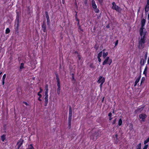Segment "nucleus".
<instances>
[{
    "mask_svg": "<svg viewBox=\"0 0 149 149\" xmlns=\"http://www.w3.org/2000/svg\"><path fill=\"white\" fill-rule=\"evenodd\" d=\"M146 22V19H145L143 18L141 20V26H144Z\"/></svg>",
    "mask_w": 149,
    "mask_h": 149,
    "instance_id": "obj_9",
    "label": "nucleus"
},
{
    "mask_svg": "<svg viewBox=\"0 0 149 149\" xmlns=\"http://www.w3.org/2000/svg\"><path fill=\"white\" fill-rule=\"evenodd\" d=\"M104 99V97L103 98L102 101Z\"/></svg>",
    "mask_w": 149,
    "mask_h": 149,
    "instance_id": "obj_50",
    "label": "nucleus"
},
{
    "mask_svg": "<svg viewBox=\"0 0 149 149\" xmlns=\"http://www.w3.org/2000/svg\"><path fill=\"white\" fill-rule=\"evenodd\" d=\"M112 59L110 58L109 57H107L105 58L104 60L103 63L102 64L103 65L106 64H108L110 65L112 63Z\"/></svg>",
    "mask_w": 149,
    "mask_h": 149,
    "instance_id": "obj_2",
    "label": "nucleus"
},
{
    "mask_svg": "<svg viewBox=\"0 0 149 149\" xmlns=\"http://www.w3.org/2000/svg\"><path fill=\"white\" fill-rule=\"evenodd\" d=\"M113 113H114V111H113Z\"/></svg>",
    "mask_w": 149,
    "mask_h": 149,
    "instance_id": "obj_51",
    "label": "nucleus"
},
{
    "mask_svg": "<svg viewBox=\"0 0 149 149\" xmlns=\"http://www.w3.org/2000/svg\"><path fill=\"white\" fill-rule=\"evenodd\" d=\"M144 26H141V27L140 28L139 30L140 35V36H143L146 35V32H143V30L144 29Z\"/></svg>",
    "mask_w": 149,
    "mask_h": 149,
    "instance_id": "obj_5",
    "label": "nucleus"
},
{
    "mask_svg": "<svg viewBox=\"0 0 149 149\" xmlns=\"http://www.w3.org/2000/svg\"><path fill=\"white\" fill-rule=\"evenodd\" d=\"M98 59V61L99 62H101V59L100 58H97Z\"/></svg>",
    "mask_w": 149,
    "mask_h": 149,
    "instance_id": "obj_37",
    "label": "nucleus"
},
{
    "mask_svg": "<svg viewBox=\"0 0 149 149\" xmlns=\"http://www.w3.org/2000/svg\"><path fill=\"white\" fill-rule=\"evenodd\" d=\"M56 79L57 82V86L58 88H60V84L59 79L58 77H56Z\"/></svg>",
    "mask_w": 149,
    "mask_h": 149,
    "instance_id": "obj_8",
    "label": "nucleus"
},
{
    "mask_svg": "<svg viewBox=\"0 0 149 149\" xmlns=\"http://www.w3.org/2000/svg\"><path fill=\"white\" fill-rule=\"evenodd\" d=\"M122 123V120L121 118H120L119 119L118 121V125L119 126H120Z\"/></svg>",
    "mask_w": 149,
    "mask_h": 149,
    "instance_id": "obj_19",
    "label": "nucleus"
},
{
    "mask_svg": "<svg viewBox=\"0 0 149 149\" xmlns=\"http://www.w3.org/2000/svg\"><path fill=\"white\" fill-rule=\"evenodd\" d=\"M104 50L103 51L102 55L104 58L106 57L108 54V53L107 52H104Z\"/></svg>",
    "mask_w": 149,
    "mask_h": 149,
    "instance_id": "obj_11",
    "label": "nucleus"
},
{
    "mask_svg": "<svg viewBox=\"0 0 149 149\" xmlns=\"http://www.w3.org/2000/svg\"><path fill=\"white\" fill-rule=\"evenodd\" d=\"M105 79L104 77L102 76H100L97 81V82L99 83H104L105 82Z\"/></svg>",
    "mask_w": 149,
    "mask_h": 149,
    "instance_id": "obj_6",
    "label": "nucleus"
},
{
    "mask_svg": "<svg viewBox=\"0 0 149 149\" xmlns=\"http://www.w3.org/2000/svg\"><path fill=\"white\" fill-rule=\"evenodd\" d=\"M46 17L47 19V24H49V17L48 14H46Z\"/></svg>",
    "mask_w": 149,
    "mask_h": 149,
    "instance_id": "obj_15",
    "label": "nucleus"
},
{
    "mask_svg": "<svg viewBox=\"0 0 149 149\" xmlns=\"http://www.w3.org/2000/svg\"><path fill=\"white\" fill-rule=\"evenodd\" d=\"M94 9H95L94 10L95 13H98L99 12V9H98L97 8H94Z\"/></svg>",
    "mask_w": 149,
    "mask_h": 149,
    "instance_id": "obj_33",
    "label": "nucleus"
},
{
    "mask_svg": "<svg viewBox=\"0 0 149 149\" xmlns=\"http://www.w3.org/2000/svg\"><path fill=\"white\" fill-rule=\"evenodd\" d=\"M84 2L85 4L87 3V0H84Z\"/></svg>",
    "mask_w": 149,
    "mask_h": 149,
    "instance_id": "obj_41",
    "label": "nucleus"
},
{
    "mask_svg": "<svg viewBox=\"0 0 149 149\" xmlns=\"http://www.w3.org/2000/svg\"><path fill=\"white\" fill-rule=\"evenodd\" d=\"M48 96H45V102L46 103V104H47L48 102Z\"/></svg>",
    "mask_w": 149,
    "mask_h": 149,
    "instance_id": "obj_21",
    "label": "nucleus"
},
{
    "mask_svg": "<svg viewBox=\"0 0 149 149\" xmlns=\"http://www.w3.org/2000/svg\"><path fill=\"white\" fill-rule=\"evenodd\" d=\"M147 67L146 66L145 69H144V71L143 72V74H144L146 76L147 74Z\"/></svg>",
    "mask_w": 149,
    "mask_h": 149,
    "instance_id": "obj_17",
    "label": "nucleus"
},
{
    "mask_svg": "<svg viewBox=\"0 0 149 149\" xmlns=\"http://www.w3.org/2000/svg\"><path fill=\"white\" fill-rule=\"evenodd\" d=\"M146 116V115L144 114H141L139 116V118L141 119V122L145 121Z\"/></svg>",
    "mask_w": 149,
    "mask_h": 149,
    "instance_id": "obj_4",
    "label": "nucleus"
},
{
    "mask_svg": "<svg viewBox=\"0 0 149 149\" xmlns=\"http://www.w3.org/2000/svg\"><path fill=\"white\" fill-rule=\"evenodd\" d=\"M108 116L109 117H111L112 116V113H110L109 114Z\"/></svg>",
    "mask_w": 149,
    "mask_h": 149,
    "instance_id": "obj_36",
    "label": "nucleus"
},
{
    "mask_svg": "<svg viewBox=\"0 0 149 149\" xmlns=\"http://www.w3.org/2000/svg\"><path fill=\"white\" fill-rule=\"evenodd\" d=\"M47 104H46V103L45 102V106H46L47 105Z\"/></svg>",
    "mask_w": 149,
    "mask_h": 149,
    "instance_id": "obj_47",
    "label": "nucleus"
},
{
    "mask_svg": "<svg viewBox=\"0 0 149 149\" xmlns=\"http://www.w3.org/2000/svg\"><path fill=\"white\" fill-rule=\"evenodd\" d=\"M112 119V118H111V117H109V120H111Z\"/></svg>",
    "mask_w": 149,
    "mask_h": 149,
    "instance_id": "obj_45",
    "label": "nucleus"
},
{
    "mask_svg": "<svg viewBox=\"0 0 149 149\" xmlns=\"http://www.w3.org/2000/svg\"><path fill=\"white\" fill-rule=\"evenodd\" d=\"M6 74H4L2 77V84L3 85H4L5 83V79L6 78Z\"/></svg>",
    "mask_w": 149,
    "mask_h": 149,
    "instance_id": "obj_13",
    "label": "nucleus"
},
{
    "mask_svg": "<svg viewBox=\"0 0 149 149\" xmlns=\"http://www.w3.org/2000/svg\"><path fill=\"white\" fill-rule=\"evenodd\" d=\"M149 5L147 4L146 5L145 9V11L146 12H147L149 10Z\"/></svg>",
    "mask_w": 149,
    "mask_h": 149,
    "instance_id": "obj_12",
    "label": "nucleus"
},
{
    "mask_svg": "<svg viewBox=\"0 0 149 149\" xmlns=\"http://www.w3.org/2000/svg\"><path fill=\"white\" fill-rule=\"evenodd\" d=\"M145 42V37L144 35L141 36V38L139 41V48L144 47V44Z\"/></svg>",
    "mask_w": 149,
    "mask_h": 149,
    "instance_id": "obj_1",
    "label": "nucleus"
},
{
    "mask_svg": "<svg viewBox=\"0 0 149 149\" xmlns=\"http://www.w3.org/2000/svg\"><path fill=\"white\" fill-rule=\"evenodd\" d=\"M92 6L93 8H97V6L95 3V2L94 0H92L91 1Z\"/></svg>",
    "mask_w": 149,
    "mask_h": 149,
    "instance_id": "obj_10",
    "label": "nucleus"
},
{
    "mask_svg": "<svg viewBox=\"0 0 149 149\" xmlns=\"http://www.w3.org/2000/svg\"><path fill=\"white\" fill-rule=\"evenodd\" d=\"M99 1L100 2H101L102 1V0H99Z\"/></svg>",
    "mask_w": 149,
    "mask_h": 149,
    "instance_id": "obj_48",
    "label": "nucleus"
},
{
    "mask_svg": "<svg viewBox=\"0 0 149 149\" xmlns=\"http://www.w3.org/2000/svg\"><path fill=\"white\" fill-rule=\"evenodd\" d=\"M116 119H115V120H113V121L112 124H115L116 122Z\"/></svg>",
    "mask_w": 149,
    "mask_h": 149,
    "instance_id": "obj_35",
    "label": "nucleus"
},
{
    "mask_svg": "<svg viewBox=\"0 0 149 149\" xmlns=\"http://www.w3.org/2000/svg\"><path fill=\"white\" fill-rule=\"evenodd\" d=\"M102 52L101 51L98 54L97 58H100L102 56Z\"/></svg>",
    "mask_w": 149,
    "mask_h": 149,
    "instance_id": "obj_26",
    "label": "nucleus"
},
{
    "mask_svg": "<svg viewBox=\"0 0 149 149\" xmlns=\"http://www.w3.org/2000/svg\"><path fill=\"white\" fill-rule=\"evenodd\" d=\"M147 63L149 64V58H148L147 60Z\"/></svg>",
    "mask_w": 149,
    "mask_h": 149,
    "instance_id": "obj_42",
    "label": "nucleus"
},
{
    "mask_svg": "<svg viewBox=\"0 0 149 149\" xmlns=\"http://www.w3.org/2000/svg\"><path fill=\"white\" fill-rule=\"evenodd\" d=\"M28 149H34V148L32 145L31 144L29 146Z\"/></svg>",
    "mask_w": 149,
    "mask_h": 149,
    "instance_id": "obj_29",
    "label": "nucleus"
},
{
    "mask_svg": "<svg viewBox=\"0 0 149 149\" xmlns=\"http://www.w3.org/2000/svg\"><path fill=\"white\" fill-rule=\"evenodd\" d=\"M145 80V78L144 77H143L141 79V84L142 82H144Z\"/></svg>",
    "mask_w": 149,
    "mask_h": 149,
    "instance_id": "obj_34",
    "label": "nucleus"
},
{
    "mask_svg": "<svg viewBox=\"0 0 149 149\" xmlns=\"http://www.w3.org/2000/svg\"><path fill=\"white\" fill-rule=\"evenodd\" d=\"M81 56L80 55H78V58L79 60H80L81 59Z\"/></svg>",
    "mask_w": 149,
    "mask_h": 149,
    "instance_id": "obj_39",
    "label": "nucleus"
},
{
    "mask_svg": "<svg viewBox=\"0 0 149 149\" xmlns=\"http://www.w3.org/2000/svg\"><path fill=\"white\" fill-rule=\"evenodd\" d=\"M118 44V41L117 40L116 41V43H115V45H116Z\"/></svg>",
    "mask_w": 149,
    "mask_h": 149,
    "instance_id": "obj_40",
    "label": "nucleus"
},
{
    "mask_svg": "<svg viewBox=\"0 0 149 149\" xmlns=\"http://www.w3.org/2000/svg\"><path fill=\"white\" fill-rule=\"evenodd\" d=\"M69 116H72V110L71 107H70Z\"/></svg>",
    "mask_w": 149,
    "mask_h": 149,
    "instance_id": "obj_23",
    "label": "nucleus"
},
{
    "mask_svg": "<svg viewBox=\"0 0 149 149\" xmlns=\"http://www.w3.org/2000/svg\"><path fill=\"white\" fill-rule=\"evenodd\" d=\"M147 4L149 5V0H147Z\"/></svg>",
    "mask_w": 149,
    "mask_h": 149,
    "instance_id": "obj_43",
    "label": "nucleus"
},
{
    "mask_svg": "<svg viewBox=\"0 0 149 149\" xmlns=\"http://www.w3.org/2000/svg\"><path fill=\"white\" fill-rule=\"evenodd\" d=\"M24 68V63H22L21 64L20 66L19 67L20 70H22Z\"/></svg>",
    "mask_w": 149,
    "mask_h": 149,
    "instance_id": "obj_24",
    "label": "nucleus"
},
{
    "mask_svg": "<svg viewBox=\"0 0 149 149\" xmlns=\"http://www.w3.org/2000/svg\"><path fill=\"white\" fill-rule=\"evenodd\" d=\"M101 83V84L100 85V89H101L102 88V85L104 83Z\"/></svg>",
    "mask_w": 149,
    "mask_h": 149,
    "instance_id": "obj_38",
    "label": "nucleus"
},
{
    "mask_svg": "<svg viewBox=\"0 0 149 149\" xmlns=\"http://www.w3.org/2000/svg\"><path fill=\"white\" fill-rule=\"evenodd\" d=\"M140 80V78H138L135 81V84H134V86H136L137 84L138 83V82H139Z\"/></svg>",
    "mask_w": 149,
    "mask_h": 149,
    "instance_id": "obj_20",
    "label": "nucleus"
},
{
    "mask_svg": "<svg viewBox=\"0 0 149 149\" xmlns=\"http://www.w3.org/2000/svg\"><path fill=\"white\" fill-rule=\"evenodd\" d=\"M143 107L139 108L137 109V111L138 112H141L143 110Z\"/></svg>",
    "mask_w": 149,
    "mask_h": 149,
    "instance_id": "obj_22",
    "label": "nucleus"
},
{
    "mask_svg": "<svg viewBox=\"0 0 149 149\" xmlns=\"http://www.w3.org/2000/svg\"><path fill=\"white\" fill-rule=\"evenodd\" d=\"M148 147V145L147 144L145 145L143 149H147Z\"/></svg>",
    "mask_w": 149,
    "mask_h": 149,
    "instance_id": "obj_32",
    "label": "nucleus"
},
{
    "mask_svg": "<svg viewBox=\"0 0 149 149\" xmlns=\"http://www.w3.org/2000/svg\"><path fill=\"white\" fill-rule=\"evenodd\" d=\"M40 91L38 93V95L39 96L38 98V100L41 101V100L40 99V98L42 97V95L40 94V93L42 92V90L41 88H40Z\"/></svg>",
    "mask_w": 149,
    "mask_h": 149,
    "instance_id": "obj_7",
    "label": "nucleus"
},
{
    "mask_svg": "<svg viewBox=\"0 0 149 149\" xmlns=\"http://www.w3.org/2000/svg\"><path fill=\"white\" fill-rule=\"evenodd\" d=\"M112 5L113 6L112 8L113 9L115 10L118 12H119L121 11V10L120 8L118 6H117L115 2H113Z\"/></svg>",
    "mask_w": 149,
    "mask_h": 149,
    "instance_id": "obj_3",
    "label": "nucleus"
},
{
    "mask_svg": "<svg viewBox=\"0 0 149 149\" xmlns=\"http://www.w3.org/2000/svg\"><path fill=\"white\" fill-rule=\"evenodd\" d=\"M2 73V72H0V75Z\"/></svg>",
    "mask_w": 149,
    "mask_h": 149,
    "instance_id": "obj_49",
    "label": "nucleus"
},
{
    "mask_svg": "<svg viewBox=\"0 0 149 149\" xmlns=\"http://www.w3.org/2000/svg\"><path fill=\"white\" fill-rule=\"evenodd\" d=\"M48 88L47 86H46L45 87V96H48Z\"/></svg>",
    "mask_w": 149,
    "mask_h": 149,
    "instance_id": "obj_14",
    "label": "nucleus"
},
{
    "mask_svg": "<svg viewBox=\"0 0 149 149\" xmlns=\"http://www.w3.org/2000/svg\"><path fill=\"white\" fill-rule=\"evenodd\" d=\"M5 138H6V137H5V135H3L1 136V140H2V141H3V142H4L5 141Z\"/></svg>",
    "mask_w": 149,
    "mask_h": 149,
    "instance_id": "obj_25",
    "label": "nucleus"
},
{
    "mask_svg": "<svg viewBox=\"0 0 149 149\" xmlns=\"http://www.w3.org/2000/svg\"><path fill=\"white\" fill-rule=\"evenodd\" d=\"M115 136H116V138H117V134H116V135H115Z\"/></svg>",
    "mask_w": 149,
    "mask_h": 149,
    "instance_id": "obj_46",
    "label": "nucleus"
},
{
    "mask_svg": "<svg viewBox=\"0 0 149 149\" xmlns=\"http://www.w3.org/2000/svg\"><path fill=\"white\" fill-rule=\"evenodd\" d=\"M141 143H139L136 147V149H141Z\"/></svg>",
    "mask_w": 149,
    "mask_h": 149,
    "instance_id": "obj_16",
    "label": "nucleus"
},
{
    "mask_svg": "<svg viewBox=\"0 0 149 149\" xmlns=\"http://www.w3.org/2000/svg\"><path fill=\"white\" fill-rule=\"evenodd\" d=\"M24 104L26 105V106L28 105V104H27V103L26 102H24Z\"/></svg>",
    "mask_w": 149,
    "mask_h": 149,
    "instance_id": "obj_44",
    "label": "nucleus"
},
{
    "mask_svg": "<svg viewBox=\"0 0 149 149\" xmlns=\"http://www.w3.org/2000/svg\"><path fill=\"white\" fill-rule=\"evenodd\" d=\"M10 32V30L8 28H6V34Z\"/></svg>",
    "mask_w": 149,
    "mask_h": 149,
    "instance_id": "obj_28",
    "label": "nucleus"
},
{
    "mask_svg": "<svg viewBox=\"0 0 149 149\" xmlns=\"http://www.w3.org/2000/svg\"><path fill=\"white\" fill-rule=\"evenodd\" d=\"M42 28L44 32H45L46 30V27L45 25H42Z\"/></svg>",
    "mask_w": 149,
    "mask_h": 149,
    "instance_id": "obj_30",
    "label": "nucleus"
},
{
    "mask_svg": "<svg viewBox=\"0 0 149 149\" xmlns=\"http://www.w3.org/2000/svg\"><path fill=\"white\" fill-rule=\"evenodd\" d=\"M149 142V137L146 139L144 141L143 143L144 145L146 144Z\"/></svg>",
    "mask_w": 149,
    "mask_h": 149,
    "instance_id": "obj_18",
    "label": "nucleus"
},
{
    "mask_svg": "<svg viewBox=\"0 0 149 149\" xmlns=\"http://www.w3.org/2000/svg\"><path fill=\"white\" fill-rule=\"evenodd\" d=\"M72 116H69L68 121L69 124H70V123L71 122L72 120Z\"/></svg>",
    "mask_w": 149,
    "mask_h": 149,
    "instance_id": "obj_27",
    "label": "nucleus"
},
{
    "mask_svg": "<svg viewBox=\"0 0 149 149\" xmlns=\"http://www.w3.org/2000/svg\"><path fill=\"white\" fill-rule=\"evenodd\" d=\"M60 88H58L57 90V93L58 94H59L60 93Z\"/></svg>",
    "mask_w": 149,
    "mask_h": 149,
    "instance_id": "obj_31",
    "label": "nucleus"
}]
</instances>
